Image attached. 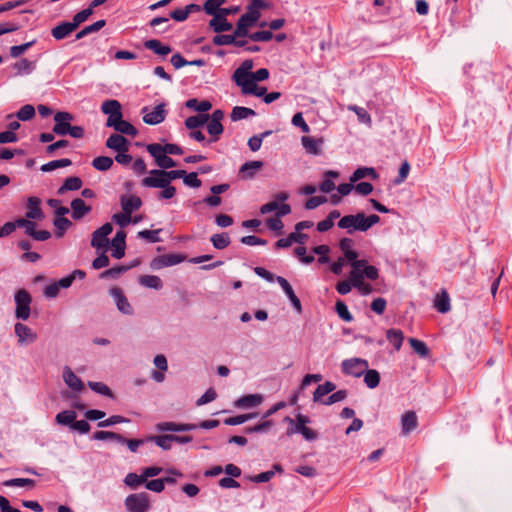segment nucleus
<instances>
[{
    "label": "nucleus",
    "instance_id": "603ef678",
    "mask_svg": "<svg viewBox=\"0 0 512 512\" xmlns=\"http://www.w3.org/2000/svg\"><path fill=\"white\" fill-rule=\"evenodd\" d=\"M302 144L308 153L313 155L319 154L321 141L310 137H302Z\"/></svg>",
    "mask_w": 512,
    "mask_h": 512
},
{
    "label": "nucleus",
    "instance_id": "f8f14e48",
    "mask_svg": "<svg viewBox=\"0 0 512 512\" xmlns=\"http://www.w3.org/2000/svg\"><path fill=\"white\" fill-rule=\"evenodd\" d=\"M73 120V115L69 112H57L54 115L55 125L53 127V133L64 136L68 134V131L71 126V121Z\"/></svg>",
    "mask_w": 512,
    "mask_h": 512
},
{
    "label": "nucleus",
    "instance_id": "0e129e2a",
    "mask_svg": "<svg viewBox=\"0 0 512 512\" xmlns=\"http://www.w3.org/2000/svg\"><path fill=\"white\" fill-rule=\"evenodd\" d=\"M335 309H336L338 316L342 320H344L346 322H351L353 320L352 314L349 312L347 305L343 301H341V300L337 301L336 305H335Z\"/></svg>",
    "mask_w": 512,
    "mask_h": 512
},
{
    "label": "nucleus",
    "instance_id": "dca6fc26",
    "mask_svg": "<svg viewBox=\"0 0 512 512\" xmlns=\"http://www.w3.org/2000/svg\"><path fill=\"white\" fill-rule=\"evenodd\" d=\"M276 282L280 285V287L282 288V290L284 291V293L290 300L293 308L298 313H301L302 312L301 302H300L299 298L296 296V294L294 293V290H293L292 286L290 285V283L282 276H277Z\"/></svg>",
    "mask_w": 512,
    "mask_h": 512
},
{
    "label": "nucleus",
    "instance_id": "3c124183",
    "mask_svg": "<svg viewBox=\"0 0 512 512\" xmlns=\"http://www.w3.org/2000/svg\"><path fill=\"white\" fill-rule=\"evenodd\" d=\"M77 414L73 410H65L56 415V422L60 425H70L72 427V424L74 420L76 419Z\"/></svg>",
    "mask_w": 512,
    "mask_h": 512
},
{
    "label": "nucleus",
    "instance_id": "e2e57ef3",
    "mask_svg": "<svg viewBox=\"0 0 512 512\" xmlns=\"http://www.w3.org/2000/svg\"><path fill=\"white\" fill-rule=\"evenodd\" d=\"M88 386L91 390H93L94 392L100 394V395H103V396H108V397H113V394H112V391L110 390V388L104 384L103 382H93V381H89L88 382Z\"/></svg>",
    "mask_w": 512,
    "mask_h": 512
},
{
    "label": "nucleus",
    "instance_id": "bb28decb",
    "mask_svg": "<svg viewBox=\"0 0 512 512\" xmlns=\"http://www.w3.org/2000/svg\"><path fill=\"white\" fill-rule=\"evenodd\" d=\"M144 47L162 57L167 56L172 51V48L169 45L163 44L158 39L146 40L144 42Z\"/></svg>",
    "mask_w": 512,
    "mask_h": 512
},
{
    "label": "nucleus",
    "instance_id": "69168bd1",
    "mask_svg": "<svg viewBox=\"0 0 512 512\" xmlns=\"http://www.w3.org/2000/svg\"><path fill=\"white\" fill-rule=\"evenodd\" d=\"M54 225L57 229V237H62L64 232L72 225L71 221L65 217H57L54 220Z\"/></svg>",
    "mask_w": 512,
    "mask_h": 512
},
{
    "label": "nucleus",
    "instance_id": "5701e85b",
    "mask_svg": "<svg viewBox=\"0 0 512 512\" xmlns=\"http://www.w3.org/2000/svg\"><path fill=\"white\" fill-rule=\"evenodd\" d=\"M75 30L72 22L64 21L52 28L51 35L55 40H63Z\"/></svg>",
    "mask_w": 512,
    "mask_h": 512
},
{
    "label": "nucleus",
    "instance_id": "ddd939ff",
    "mask_svg": "<svg viewBox=\"0 0 512 512\" xmlns=\"http://www.w3.org/2000/svg\"><path fill=\"white\" fill-rule=\"evenodd\" d=\"M15 335L18 338V343L20 345L33 343L37 339V334L30 327L20 322L16 323L14 326Z\"/></svg>",
    "mask_w": 512,
    "mask_h": 512
},
{
    "label": "nucleus",
    "instance_id": "774afa93",
    "mask_svg": "<svg viewBox=\"0 0 512 512\" xmlns=\"http://www.w3.org/2000/svg\"><path fill=\"white\" fill-rule=\"evenodd\" d=\"M92 14H93L92 9L88 7L86 9H83L82 11L76 13L73 16V19L71 22L74 24V26L77 29L80 26V24L85 22Z\"/></svg>",
    "mask_w": 512,
    "mask_h": 512
},
{
    "label": "nucleus",
    "instance_id": "aec40b11",
    "mask_svg": "<svg viewBox=\"0 0 512 512\" xmlns=\"http://www.w3.org/2000/svg\"><path fill=\"white\" fill-rule=\"evenodd\" d=\"M41 200L38 197L32 196L27 201L26 217L32 220H41L44 218V213L40 207Z\"/></svg>",
    "mask_w": 512,
    "mask_h": 512
},
{
    "label": "nucleus",
    "instance_id": "a878e982",
    "mask_svg": "<svg viewBox=\"0 0 512 512\" xmlns=\"http://www.w3.org/2000/svg\"><path fill=\"white\" fill-rule=\"evenodd\" d=\"M263 402V397L260 394H248L236 400L235 406L238 408H253L259 406Z\"/></svg>",
    "mask_w": 512,
    "mask_h": 512
},
{
    "label": "nucleus",
    "instance_id": "412c9836",
    "mask_svg": "<svg viewBox=\"0 0 512 512\" xmlns=\"http://www.w3.org/2000/svg\"><path fill=\"white\" fill-rule=\"evenodd\" d=\"M197 429V424H181L176 422H160L156 424L157 431H172V432H182V431H191Z\"/></svg>",
    "mask_w": 512,
    "mask_h": 512
},
{
    "label": "nucleus",
    "instance_id": "4c0bfd02",
    "mask_svg": "<svg viewBox=\"0 0 512 512\" xmlns=\"http://www.w3.org/2000/svg\"><path fill=\"white\" fill-rule=\"evenodd\" d=\"M255 115H256V112L251 108H247V107H243V106H235L232 109L230 117H231L232 121H239V120H243L248 117L255 116Z\"/></svg>",
    "mask_w": 512,
    "mask_h": 512
},
{
    "label": "nucleus",
    "instance_id": "c85d7f7f",
    "mask_svg": "<svg viewBox=\"0 0 512 512\" xmlns=\"http://www.w3.org/2000/svg\"><path fill=\"white\" fill-rule=\"evenodd\" d=\"M13 68L18 76L29 75L36 69V61L22 58L13 64Z\"/></svg>",
    "mask_w": 512,
    "mask_h": 512
},
{
    "label": "nucleus",
    "instance_id": "37998d69",
    "mask_svg": "<svg viewBox=\"0 0 512 512\" xmlns=\"http://www.w3.org/2000/svg\"><path fill=\"white\" fill-rule=\"evenodd\" d=\"M82 187V180L79 177H68L63 185L58 189V194H63L65 191H76Z\"/></svg>",
    "mask_w": 512,
    "mask_h": 512
},
{
    "label": "nucleus",
    "instance_id": "6e6d98bb",
    "mask_svg": "<svg viewBox=\"0 0 512 512\" xmlns=\"http://www.w3.org/2000/svg\"><path fill=\"white\" fill-rule=\"evenodd\" d=\"M211 242L216 249H225L230 244V237L227 233L214 234Z\"/></svg>",
    "mask_w": 512,
    "mask_h": 512
},
{
    "label": "nucleus",
    "instance_id": "6e6552de",
    "mask_svg": "<svg viewBox=\"0 0 512 512\" xmlns=\"http://www.w3.org/2000/svg\"><path fill=\"white\" fill-rule=\"evenodd\" d=\"M113 227L110 223H105L96 229L92 234L91 245L98 251L107 252L109 248L108 236L112 233Z\"/></svg>",
    "mask_w": 512,
    "mask_h": 512
},
{
    "label": "nucleus",
    "instance_id": "4be33fe9",
    "mask_svg": "<svg viewBox=\"0 0 512 512\" xmlns=\"http://www.w3.org/2000/svg\"><path fill=\"white\" fill-rule=\"evenodd\" d=\"M284 421L289 424L286 434L288 436H291L296 433H301L300 427H302V424H308L310 422V419L306 415L298 414L296 417V421L289 416H286L284 418Z\"/></svg>",
    "mask_w": 512,
    "mask_h": 512
},
{
    "label": "nucleus",
    "instance_id": "09e8293b",
    "mask_svg": "<svg viewBox=\"0 0 512 512\" xmlns=\"http://www.w3.org/2000/svg\"><path fill=\"white\" fill-rule=\"evenodd\" d=\"M147 440L153 441L157 446L163 450H170L173 442V435H158L150 436Z\"/></svg>",
    "mask_w": 512,
    "mask_h": 512
},
{
    "label": "nucleus",
    "instance_id": "5fc2aeb1",
    "mask_svg": "<svg viewBox=\"0 0 512 512\" xmlns=\"http://www.w3.org/2000/svg\"><path fill=\"white\" fill-rule=\"evenodd\" d=\"M132 266H123V265H120V266H116V267H113V268H110V269H107L105 271H103L101 274H100V278L102 279H107V278H112V279H116L118 278L122 273L126 272L127 270H129Z\"/></svg>",
    "mask_w": 512,
    "mask_h": 512
},
{
    "label": "nucleus",
    "instance_id": "20e7f679",
    "mask_svg": "<svg viewBox=\"0 0 512 512\" xmlns=\"http://www.w3.org/2000/svg\"><path fill=\"white\" fill-rule=\"evenodd\" d=\"M289 198V194L287 192H279L275 194L274 200L268 202L261 206L260 212L261 214H268L270 212H275V215L278 217H283L291 213V207L289 204H286L285 201Z\"/></svg>",
    "mask_w": 512,
    "mask_h": 512
},
{
    "label": "nucleus",
    "instance_id": "8fccbe9b",
    "mask_svg": "<svg viewBox=\"0 0 512 512\" xmlns=\"http://www.w3.org/2000/svg\"><path fill=\"white\" fill-rule=\"evenodd\" d=\"M254 24L251 21H247L246 18L241 16L239 20L237 21L235 34L238 37H248L251 33H249V28L252 27Z\"/></svg>",
    "mask_w": 512,
    "mask_h": 512
},
{
    "label": "nucleus",
    "instance_id": "bf43d9fd",
    "mask_svg": "<svg viewBox=\"0 0 512 512\" xmlns=\"http://www.w3.org/2000/svg\"><path fill=\"white\" fill-rule=\"evenodd\" d=\"M225 1L226 0H206V2L204 3L203 9L208 15H212V16L217 15L220 12V10L222 9L221 5Z\"/></svg>",
    "mask_w": 512,
    "mask_h": 512
},
{
    "label": "nucleus",
    "instance_id": "f257e3e1",
    "mask_svg": "<svg viewBox=\"0 0 512 512\" xmlns=\"http://www.w3.org/2000/svg\"><path fill=\"white\" fill-rule=\"evenodd\" d=\"M162 169H154L149 171L148 176L142 179L141 185L144 187L151 188H162L168 186L173 180L181 178L185 174L184 170H171L166 171L175 167L177 162H156Z\"/></svg>",
    "mask_w": 512,
    "mask_h": 512
},
{
    "label": "nucleus",
    "instance_id": "c9c22d12",
    "mask_svg": "<svg viewBox=\"0 0 512 512\" xmlns=\"http://www.w3.org/2000/svg\"><path fill=\"white\" fill-rule=\"evenodd\" d=\"M335 389L336 385L331 381H326L325 383L318 385L313 393V401L322 403V397L333 392Z\"/></svg>",
    "mask_w": 512,
    "mask_h": 512
},
{
    "label": "nucleus",
    "instance_id": "c756f323",
    "mask_svg": "<svg viewBox=\"0 0 512 512\" xmlns=\"http://www.w3.org/2000/svg\"><path fill=\"white\" fill-rule=\"evenodd\" d=\"M263 162H244L239 169V176L242 179H251L262 168Z\"/></svg>",
    "mask_w": 512,
    "mask_h": 512
},
{
    "label": "nucleus",
    "instance_id": "9b49d317",
    "mask_svg": "<svg viewBox=\"0 0 512 512\" xmlns=\"http://www.w3.org/2000/svg\"><path fill=\"white\" fill-rule=\"evenodd\" d=\"M185 257L181 254H164L155 257L150 263V267L153 270H160L165 267H170L183 262Z\"/></svg>",
    "mask_w": 512,
    "mask_h": 512
},
{
    "label": "nucleus",
    "instance_id": "f704fd0d",
    "mask_svg": "<svg viewBox=\"0 0 512 512\" xmlns=\"http://www.w3.org/2000/svg\"><path fill=\"white\" fill-rule=\"evenodd\" d=\"M36 223L31 221L25 229V233L37 241H45L51 237V233L47 230H36Z\"/></svg>",
    "mask_w": 512,
    "mask_h": 512
},
{
    "label": "nucleus",
    "instance_id": "cd10ccee",
    "mask_svg": "<svg viewBox=\"0 0 512 512\" xmlns=\"http://www.w3.org/2000/svg\"><path fill=\"white\" fill-rule=\"evenodd\" d=\"M209 26L216 33L230 31L233 28L232 24L227 21L226 17H224L220 13L213 16V18L209 22Z\"/></svg>",
    "mask_w": 512,
    "mask_h": 512
},
{
    "label": "nucleus",
    "instance_id": "9d476101",
    "mask_svg": "<svg viewBox=\"0 0 512 512\" xmlns=\"http://www.w3.org/2000/svg\"><path fill=\"white\" fill-rule=\"evenodd\" d=\"M141 114L143 116V121L146 124L157 125L163 122L166 117L165 104H159L155 106L153 109L143 107L141 109Z\"/></svg>",
    "mask_w": 512,
    "mask_h": 512
},
{
    "label": "nucleus",
    "instance_id": "680f3d73",
    "mask_svg": "<svg viewBox=\"0 0 512 512\" xmlns=\"http://www.w3.org/2000/svg\"><path fill=\"white\" fill-rule=\"evenodd\" d=\"M35 116V108L26 104L22 106L16 113V117L21 121H29Z\"/></svg>",
    "mask_w": 512,
    "mask_h": 512
},
{
    "label": "nucleus",
    "instance_id": "a18cd8bd",
    "mask_svg": "<svg viewBox=\"0 0 512 512\" xmlns=\"http://www.w3.org/2000/svg\"><path fill=\"white\" fill-rule=\"evenodd\" d=\"M101 111L105 115L110 116V115L117 114L118 112L122 111V106L118 100L109 99L102 103Z\"/></svg>",
    "mask_w": 512,
    "mask_h": 512
},
{
    "label": "nucleus",
    "instance_id": "f3484780",
    "mask_svg": "<svg viewBox=\"0 0 512 512\" xmlns=\"http://www.w3.org/2000/svg\"><path fill=\"white\" fill-rule=\"evenodd\" d=\"M252 60H245L233 73L232 79L237 86L241 87L246 80L252 77Z\"/></svg>",
    "mask_w": 512,
    "mask_h": 512
},
{
    "label": "nucleus",
    "instance_id": "39448f33",
    "mask_svg": "<svg viewBox=\"0 0 512 512\" xmlns=\"http://www.w3.org/2000/svg\"><path fill=\"white\" fill-rule=\"evenodd\" d=\"M108 148L115 150L118 154L113 160H134L133 157L128 154L129 142L127 139L118 134H112L106 141Z\"/></svg>",
    "mask_w": 512,
    "mask_h": 512
},
{
    "label": "nucleus",
    "instance_id": "2f4dec72",
    "mask_svg": "<svg viewBox=\"0 0 512 512\" xmlns=\"http://www.w3.org/2000/svg\"><path fill=\"white\" fill-rule=\"evenodd\" d=\"M207 132L210 135V138H208L206 144L211 145L219 140L220 135L223 133V125L219 122H212L208 120L207 122Z\"/></svg>",
    "mask_w": 512,
    "mask_h": 512
},
{
    "label": "nucleus",
    "instance_id": "13d9d810",
    "mask_svg": "<svg viewBox=\"0 0 512 512\" xmlns=\"http://www.w3.org/2000/svg\"><path fill=\"white\" fill-rule=\"evenodd\" d=\"M124 483L130 488L136 489L141 484L146 483V479L143 474L128 473L124 479Z\"/></svg>",
    "mask_w": 512,
    "mask_h": 512
},
{
    "label": "nucleus",
    "instance_id": "79ce46f5",
    "mask_svg": "<svg viewBox=\"0 0 512 512\" xmlns=\"http://www.w3.org/2000/svg\"><path fill=\"white\" fill-rule=\"evenodd\" d=\"M386 336L388 341L394 346V348L397 351L400 350L404 339L403 332L399 329H389L386 332Z\"/></svg>",
    "mask_w": 512,
    "mask_h": 512
},
{
    "label": "nucleus",
    "instance_id": "4468645a",
    "mask_svg": "<svg viewBox=\"0 0 512 512\" xmlns=\"http://www.w3.org/2000/svg\"><path fill=\"white\" fill-rule=\"evenodd\" d=\"M308 239L309 236L307 234L295 230L294 232L290 233L287 237L279 239L275 243V247L277 249L288 248L292 246V244L294 243L305 245Z\"/></svg>",
    "mask_w": 512,
    "mask_h": 512
},
{
    "label": "nucleus",
    "instance_id": "b1692460",
    "mask_svg": "<svg viewBox=\"0 0 512 512\" xmlns=\"http://www.w3.org/2000/svg\"><path fill=\"white\" fill-rule=\"evenodd\" d=\"M418 426V420L414 411H407L401 417V429L402 434L407 435L416 429Z\"/></svg>",
    "mask_w": 512,
    "mask_h": 512
},
{
    "label": "nucleus",
    "instance_id": "ea45409f",
    "mask_svg": "<svg viewBox=\"0 0 512 512\" xmlns=\"http://www.w3.org/2000/svg\"><path fill=\"white\" fill-rule=\"evenodd\" d=\"M185 105L187 108L201 112L202 114H204V112L209 111L212 107L211 102H209L208 100L199 101L196 98L188 99Z\"/></svg>",
    "mask_w": 512,
    "mask_h": 512
},
{
    "label": "nucleus",
    "instance_id": "393cba45",
    "mask_svg": "<svg viewBox=\"0 0 512 512\" xmlns=\"http://www.w3.org/2000/svg\"><path fill=\"white\" fill-rule=\"evenodd\" d=\"M377 178L378 174L374 168L360 167L352 173L349 180L351 183H357L362 179L375 180Z\"/></svg>",
    "mask_w": 512,
    "mask_h": 512
},
{
    "label": "nucleus",
    "instance_id": "6ab92c4d",
    "mask_svg": "<svg viewBox=\"0 0 512 512\" xmlns=\"http://www.w3.org/2000/svg\"><path fill=\"white\" fill-rule=\"evenodd\" d=\"M63 380L65 384L72 390L80 392L84 388L82 380L72 371L69 366H65L63 369Z\"/></svg>",
    "mask_w": 512,
    "mask_h": 512
},
{
    "label": "nucleus",
    "instance_id": "7ed1b4c3",
    "mask_svg": "<svg viewBox=\"0 0 512 512\" xmlns=\"http://www.w3.org/2000/svg\"><path fill=\"white\" fill-rule=\"evenodd\" d=\"M145 147L154 160H172L169 155L180 156L184 154L183 149L179 145L173 143H152Z\"/></svg>",
    "mask_w": 512,
    "mask_h": 512
},
{
    "label": "nucleus",
    "instance_id": "0eeeda50",
    "mask_svg": "<svg viewBox=\"0 0 512 512\" xmlns=\"http://www.w3.org/2000/svg\"><path fill=\"white\" fill-rule=\"evenodd\" d=\"M124 504L128 512H147L150 509L149 495L145 492L131 494Z\"/></svg>",
    "mask_w": 512,
    "mask_h": 512
},
{
    "label": "nucleus",
    "instance_id": "72a5a7b5",
    "mask_svg": "<svg viewBox=\"0 0 512 512\" xmlns=\"http://www.w3.org/2000/svg\"><path fill=\"white\" fill-rule=\"evenodd\" d=\"M339 246H340L341 251L344 253L343 258L347 259V261L351 262L352 260H355L358 257L357 252L353 250L354 241L352 239H350V238L341 239Z\"/></svg>",
    "mask_w": 512,
    "mask_h": 512
},
{
    "label": "nucleus",
    "instance_id": "2eb2a0df",
    "mask_svg": "<svg viewBox=\"0 0 512 512\" xmlns=\"http://www.w3.org/2000/svg\"><path fill=\"white\" fill-rule=\"evenodd\" d=\"M110 295L115 300L116 306L121 313L126 315H131L133 313L132 306L120 288L114 287L110 289Z\"/></svg>",
    "mask_w": 512,
    "mask_h": 512
},
{
    "label": "nucleus",
    "instance_id": "338daca9",
    "mask_svg": "<svg viewBox=\"0 0 512 512\" xmlns=\"http://www.w3.org/2000/svg\"><path fill=\"white\" fill-rule=\"evenodd\" d=\"M115 130L119 133L135 136L137 134V129L128 121L122 120L116 127Z\"/></svg>",
    "mask_w": 512,
    "mask_h": 512
},
{
    "label": "nucleus",
    "instance_id": "052dcab7",
    "mask_svg": "<svg viewBox=\"0 0 512 512\" xmlns=\"http://www.w3.org/2000/svg\"><path fill=\"white\" fill-rule=\"evenodd\" d=\"M409 343L412 347V349L421 357H427L429 355V349L427 345L416 338H409Z\"/></svg>",
    "mask_w": 512,
    "mask_h": 512
},
{
    "label": "nucleus",
    "instance_id": "423d86ee",
    "mask_svg": "<svg viewBox=\"0 0 512 512\" xmlns=\"http://www.w3.org/2000/svg\"><path fill=\"white\" fill-rule=\"evenodd\" d=\"M14 300L16 304V318L23 321L27 320L30 317L31 312L30 304L32 298L30 294L25 289H20L15 293Z\"/></svg>",
    "mask_w": 512,
    "mask_h": 512
},
{
    "label": "nucleus",
    "instance_id": "4d7b16f0",
    "mask_svg": "<svg viewBox=\"0 0 512 512\" xmlns=\"http://www.w3.org/2000/svg\"><path fill=\"white\" fill-rule=\"evenodd\" d=\"M7 487H29L33 488L35 486V481L29 478H14L10 480H6L3 483Z\"/></svg>",
    "mask_w": 512,
    "mask_h": 512
},
{
    "label": "nucleus",
    "instance_id": "e433bc0d",
    "mask_svg": "<svg viewBox=\"0 0 512 512\" xmlns=\"http://www.w3.org/2000/svg\"><path fill=\"white\" fill-rule=\"evenodd\" d=\"M209 120L208 114H198L195 116H190L185 120V126L190 130H196L197 128L206 124Z\"/></svg>",
    "mask_w": 512,
    "mask_h": 512
},
{
    "label": "nucleus",
    "instance_id": "473e14b6",
    "mask_svg": "<svg viewBox=\"0 0 512 512\" xmlns=\"http://www.w3.org/2000/svg\"><path fill=\"white\" fill-rule=\"evenodd\" d=\"M142 201L137 196H129L121 198V206L123 212L131 215L133 211L138 210L141 207Z\"/></svg>",
    "mask_w": 512,
    "mask_h": 512
},
{
    "label": "nucleus",
    "instance_id": "a19ab883",
    "mask_svg": "<svg viewBox=\"0 0 512 512\" xmlns=\"http://www.w3.org/2000/svg\"><path fill=\"white\" fill-rule=\"evenodd\" d=\"M139 283L147 288L159 290L162 288V280L156 275H144L139 278Z\"/></svg>",
    "mask_w": 512,
    "mask_h": 512
},
{
    "label": "nucleus",
    "instance_id": "c03bdc74",
    "mask_svg": "<svg viewBox=\"0 0 512 512\" xmlns=\"http://www.w3.org/2000/svg\"><path fill=\"white\" fill-rule=\"evenodd\" d=\"M364 383L370 389L376 388L380 383V374L375 369H368L364 372Z\"/></svg>",
    "mask_w": 512,
    "mask_h": 512
},
{
    "label": "nucleus",
    "instance_id": "1a4fd4ad",
    "mask_svg": "<svg viewBox=\"0 0 512 512\" xmlns=\"http://www.w3.org/2000/svg\"><path fill=\"white\" fill-rule=\"evenodd\" d=\"M368 361L362 358H350L342 362V372L352 377H360L367 370Z\"/></svg>",
    "mask_w": 512,
    "mask_h": 512
},
{
    "label": "nucleus",
    "instance_id": "864d4df0",
    "mask_svg": "<svg viewBox=\"0 0 512 512\" xmlns=\"http://www.w3.org/2000/svg\"><path fill=\"white\" fill-rule=\"evenodd\" d=\"M94 440H115L118 443L124 441V437L112 431H97L92 435Z\"/></svg>",
    "mask_w": 512,
    "mask_h": 512
},
{
    "label": "nucleus",
    "instance_id": "7c9ffc66",
    "mask_svg": "<svg viewBox=\"0 0 512 512\" xmlns=\"http://www.w3.org/2000/svg\"><path fill=\"white\" fill-rule=\"evenodd\" d=\"M72 217L75 220L81 219L85 214L91 211V207L86 205L81 198H76L71 202Z\"/></svg>",
    "mask_w": 512,
    "mask_h": 512
},
{
    "label": "nucleus",
    "instance_id": "49530a36",
    "mask_svg": "<svg viewBox=\"0 0 512 512\" xmlns=\"http://www.w3.org/2000/svg\"><path fill=\"white\" fill-rule=\"evenodd\" d=\"M435 308L440 313H447L450 310V298L446 291L437 295L435 300Z\"/></svg>",
    "mask_w": 512,
    "mask_h": 512
},
{
    "label": "nucleus",
    "instance_id": "de8ad7c7",
    "mask_svg": "<svg viewBox=\"0 0 512 512\" xmlns=\"http://www.w3.org/2000/svg\"><path fill=\"white\" fill-rule=\"evenodd\" d=\"M338 177V173L335 171H327L325 173V179L322 181L319 189L324 193H329L335 189L334 178Z\"/></svg>",
    "mask_w": 512,
    "mask_h": 512
},
{
    "label": "nucleus",
    "instance_id": "58836bf2",
    "mask_svg": "<svg viewBox=\"0 0 512 512\" xmlns=\"http://www.w3.org/2000/svg\"><path fill=\"white\" fill-rule=\"evenodd\" d=\"M106 25V21L104 19H101V20H98L96 22H94L93 24L91 25H88V26H85L83 29H81L77 34H76V40H80L86 36H88L89 34H92V33H95V32H98L99 30H101L104 26Z\"/></svg>",
    "mask_w": 512,
    "mask_h": 512
},
{
    "label": "nucleus",
    "instance_id": "f03ea898",
    "mask_svg": "<svg viewBox=\"0 0 512 512\" xmlns=\"http://www.w3.org/2000/svg\"><path fill=\"white\" fill-rule=\"evenodd\" d=\"M379 221L380 217L376 214L366 216L364 213H357L342 217L338 222V227L346 229L349 234H353L355 231L365 232Z\"/></svg>",
    "mask_w": 512,
    "mask_h": 512
},
{
    "label": "nucleus",
    "instance_id": "a211bd4d",
    "mask_svg": "<svg viewBox=\"0 0 512 512\" xmlns=\"http://www.w3.org/2000/svg\"><path fill=\"white\" fill-rule=\"evenodd\" d=\"M126 233L123 230L117 231L111 241L112 256L116 259H121L125 255L126 249Z\"/></svg>",
    "mask_w": 512,
    "mask_h": 512
}]
</instances>
